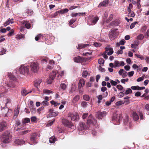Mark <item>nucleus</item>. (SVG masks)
<instances>
[{
    "mask_svg": "<svg viewBox=\"0 0 149 149\" xmlns=\"http://www.w3.org/2000/svg\"><path fill=\"white\" fill-rule=\"evenodd\" d=\"M125 41L124 40H122L119 42H117L116 44V45L118 46H120V45H124Z\"/></svg>",
    "mask_w": 149,
    "mask_h": 149,
    "instance_id": "nucleus-40",
    "label": "nucleus"
},
{
    "mask_svg": "<svg viewBox=\"0 0 149 149\" xmlns=\"http://www.w3.org/2000/svg\"><path fill=\"white\" fill-rule=\"evenodd\" d=\"M5 86V87L2 86H0V100H3L5 102L4 103L6 105L7 103L10 102V100L8 99V98L6 97L4 93L7 92L8 91V89H9L8 88L9 87L14 88L15 86L13 85L10 86L9 84H8L7 85Z\"/></svg>",
    "mask_w": 149,
    "mask_h": 149,
    "instance_id": "nucleus-1",
    "label": "nucleus"
},
{
    "mask_svg": "<svg viewBox=\"0 0 149 149\" xmlns=\"http://www.w3.org/2000/svg\"><path fill=\"white\" fill-rule=\"evenodd\" d=\"M144 37L143 36L142 34H140L137 37V39L138 40H141Z\"/></svg>",
    "mask_w": 149,
    "mask_h": 149,
    "instance_id": "nucleus-50",
    "label": "nucleus"
},
{
    "mask_svg": "<svg viewBox=\"0 0 149 149\" xmlns=\"http://www.w3.org/2000/svg\"><path fill=\"white\" fill-rule=\"evenodd\" d=\"M60 87L63 90H64L66 89L67 86L65 84L63 83L60 85Z\"/></svg>",
    "mask_w": 149,
    "mask_h": 149,
    "instance_id": "nucleus-41",
    "label": "nucleus"
},
{
    "mask_svg": "<svg viewBox=\"0 0 149 149\" xmlns=\"http://www.w3.org/2000/svg\"><path fill=\"white\" fill-rule=\"evenodd\" d=\"M29 104H30V109L31 110V109H32L34 111H35V109L34 108H33V101L31 100L29 102Z\"/></svg>",
    "mask_w": 149,
    "mask_h": 149,
    "instance_id": "nucleus-43",
    "label": "nucleus"
},
{
    "mask_svg": "<svg viewBox=\"0 0 149 149\" xmlns=\"http://www.w3.org/2000/svg\"><path fill=\"white\" fill-rule=\"evenodd\" d=\"M85 14V13H72L71 15V16L72 17H75L77 16L84 15Z\"/></svg>",
    "mask_w": 149,
    "mask_h": 149,
    "instance_id": "nucleus-23",
    "label": "nucleus"
},
{
    "mask_svg": "<svg viewBox=\"0 0 149 149\" xmlns=\"http://www.w3.org/2000/svg\"><path fill=\"white\" fill-rule=\"evenodd\" d=\"M29 93L27 92L26 90L23 89L22 90L21 94L23 96H25Z\"/></svg>",
    "mask_w": 149,
    "mask_h": 149,
    "instance_id": "nucleus-38",
    "label": "nucleus"
},
{
    "mask_svg": "<svg viewBox=\"0 0 149 149\" xmlns=\"http://www.w3.org/2000/svg\"><path fill=\"white\" fill-rule=\"evenodd\" d=\"M105 52L107 53L108 55H111L113 52V51L112 48L108 47L105 48Z\"/></svg>",
    "mask_w": 149,
    "mask_h": 149,
    "instance_id": "nucleus-17",
    "label": "nucleus"
},
{
    "mask_svg": "<svg viewBox=\"0 0 149 149\" xmlns=\"http://www.w3.org/2000/svg\"><path fill=\"white\" fill-rule=\"evenodd\" d=\"M56 140V139L53 136L50 138L49 139V141L50 143H54Z\"/></svg>",
    "mask_w": 149,
    "mask_h": 149,
    "instance_id": "nucleus-37",
    "label": "nucleus"
},
{
    "mask_svg": "<svg viewBox=\"0 0 149 149\" xmlns=\"http://www.w3.org/2000/svg\"><path fill=\"white\" fill-rule=\"evenodd\" d=\"M110 82V83L113 86H115L117 85V82H116V81H114L113 80H111Z\"/></svg>",
    "mask_w": 149,
    "mask_h": 149,
    "instance_id": "nucleus-63",
    "label": "nucleus"
},
{
    "mask_svg": "<svg viewBox=\"0 0 149 149\" xmlns=\"http://www.w3.org/2000/svg\"><path fill=\"white\" fill-rule=\"evenodd\" d=\"M51 103L54 105V106L56 107L58 105L60 104V103H58L57 102H55L54 101L52 100L50 102Z\"/></svg>",
    "mask_w": 149,
    "mask_h": 149,
    "instance_id": "nucleus-55",
    "label": "nucleus"
},
{
    "mask_svg": "<svg viewBox=\"0 0 149 149\" xmlns=\"http://www.w3.org/2000/svg\"><path fill=\"white\" fill-rule=\"evenodd\" d=\"M138 22H134L132 23L130 26V28L131 29H132L135 26V25L136 24H138Z\"/></svg>",
    "mask_w": 149,
    "mask_h": 149,
    "instance_id": "nucleus-45",
    "label": "nucleus"
},
{
    "mask_svg": "<svg viewBox=\"0 0 149 149\" xmlns=\"http://www.w3.org/2000/svg\"><path fill=\"white\" fill-rule=\"evenodd\" d=\"M54 79H52V78H50V77H49V79H48L47 80V83L48 84H51L52 82V81Z\"/></svg>",
    "mask_w": 149,
    "mask_h": 149,
    "instance_id": "nucleus-53",
    "label": "nucleus"
},
{
    "mask_svg": "<svg viewBox=\"0 0 149 149\" xmlns=\"http://www.w3.org/2000/svg\"><path fill=\"white\" fill-rule=\"evenodd\" d=\"M43 93H47V94H49L50 93H53V92L52 91H51L48 90L44 89L43 90Z\"/></svg>",
    "mask_w": 149,
    "mask_h": 149,
    "instance_id": "nucleus-47",
    "label": "nucleus"
},
{
    "mask_svg": "<svg viewBox=\"0 0 149 149\" xmlns=\"http://www.w3.org/2000/svg\"><path fill=\"white\" fill-rule=\"evenodd\" d=\"M48 104V102L47 100H44L41 102V104L43 105L47 106Z\"/></svg>",
    "mask_w": 149,
    "mask_h": 149,
    "instance_id": "nucleus-57",
    "label": "nucleus"
},
{
    "mask_svg": "<svg viewBox=\"0 0 149 149\" xmlns=\"http://www.w3.org/2000/svg\"><path fill=\"white\" fill-rule=\"evenodd\" d=\"M55 120V119H54L53 120L50 122H49L47 124V126L49 127L51 126L53 124Z\"/></svg>",
    "mask_w": 149,
    "mask_h": 149,
    "instance_id": "nucleus-54",
    "label": "nucleus"
},
{
    "mask_svg": "<svg viewBox=\"0 0 149 149\" xmlns=\"http://www.w3.org/2000/svg\"><path fill=\"white\" fill-rule=\"evenodd\" d=\"M97 97L98 99V103H99L101 102L100 100L102 99V95H99Z\"/></svg>",
    "mask_w": 149,
    "mask_h": 149,
    "instance_id": "nucleus-51",
    "label": "nucleus"
},
{
    "mask_svg": "<svg viewBox=\"0 0 149 149\" xmlns=\"http://www.w3.org/2000/svg\"><path fill=\"white\" fill-rule=\"evenodd\" d=\"M77 20V19L76 18L72 19H71L69 22V25L70 26L72 25L73 23H74Z\"/></svg>",
    "mask_w": 149,
    "mask_h": 149,
    "instance_id": "nucleus-44",
    "label": "nucleus"
},
{
    "mask_svg": "<svg viewBox=\"0 0 149 149\" xmlns=\"http://www.w3.org/2000/svg\"><path fill=\"white\" fill-rule=\"evenodd\" d=\"M2 112L3 113V116H7L9 115V113H12L11 110H9L7 107H5L2 110Z\"/></svg>",
    "mask_w": 149,
    "mask_h": 149,
    "instance_id": "nucleus-14",
    "label": "nucleus"
},
{
    "mask_svg": "<svg viewBox=\"0 0 149 149\" xmlns=\"http://www.w3.org/2000/svg\"><path fill=\"white\" fill-rule=\"evenodd\" d=\"M135 14L133 12L128 13L127 15V16L129 17H134L135 16Z\"/></svg>",
    "mask_w": 149,
    "mask_h": 149,
    "instance_id": "nucleus-46",
    "label": "nucleus"
},
{
    "mask_svg": "<svg viewBox=\"0 0 149 149\" xmlns=\"http://www.w3.org/2000/svg\"><path fill=\"white\" fill-rule=\"evenodd\" d=\"M7 125L6 122L4 121L0 122V132L3 131L6 128Z\"/></svg>",
    "mask_w": 149,
    "mask_h": 149,
    "instance_id": "nucleus-16",
    "label": "nucleus"
},
{
    "mask_svg": "<svg viewBox=\"0 0 149 149\" xmlns=\"http://www.w3.org/2000/svg\"><path fill=\"white\" fill-rule=\"evenodd\" d=\"M114 64L115 65V68H116V67H119L120 66V62L118 61H115Z\"/></svg>",
    "mask_w": 149,
    "mask_h": 149,
    "instance_id": "nucleus-36",
    "label": "nucleus"
},
{
    "mask_svg": "<svg viewBox=\"0 0 149 149\" xmlns=\"http://www.w3.org/2000/svg\"><path fill=\"white\" fill-rule=\"evenodd\" d=\"M68 120L75 121H77L79 118L78 115L76 113H70L68 114Z\"/></svg>",
    "mask_w": 149,
    "mask_h": 149,
    "instance_id": "nucleus-4",
    "label": "nucleus"
},
{
    "mask_svg": "<svg viewBox=\"0 0 149 149\" xmlns=\"http://www.w3.org/2000/svg\"><path fill=\"white\" fill-rule=\"evenodd\" d=\"M56 71H53L50 74L49 77H50V78H52V79H54L56 77Z\"/></svg>",
    "mask_w": 149,
    "mask_h": 149,
    "instance_id": "nucleus-31",
    "label": "nucleus"
},
{
    "mask_svg": "<svg viewBox=\"0 0 149 149\" xmlns=\"http://www.w3.org/2000/svg\"><path fill=\"white\" fill-rule=\"evenodd\" d=\"M42 80L41 79H36L35 81L34 86L37 88L38 91H40L38 87V86L40 85V83L42 82Z\"/></svg>",
    "mask_w": 149,
    "mask_h": 149,
    "instance_id": "nucleus-20",
    "label": "nucleus"
},
{
    "mask_svg": "<svg viewBox=\"0 0 149 149\" xmlns=\"http://www.w3.org/2000/svg\"><path fill=\"white\" fill-rule=\"evenodd\" d=\"M68 10L67 8H64L58 11L57 12L58 13H61V14L65 13L68 12Z\"/></svg>",
    "mask_w": 149,
    "mask_h": 149,
    "instance_id": "nucleus-30",
    "label": "nucleus"
},
{
    "mask_svg": "<svg viewBox=\"0 0 149 149\" xmlns=\"http://www.w3.org/2000/svg\"><path fill=\"white\" fill-rule=\"evenodd\" d=\"M64 74V71H61L60 73L59 74L57 77L58 79H60L61 77L63 76Z\"/></svg>",
    "mask_w": 149,
    "mask_h": 149,
    "instance_id": "nucleus-60",
    "label": "nucleus"
},
{
    "mask_svg": "<svg viewBox=\"0 0 149 149\" xmlns=\"http://www.w3.org/2000/svg\"><path fill=\"white\" fill-rule=\"evenodd\" d=\"M14 30L13 29H12L10 30V31L8 33V36H10L13 34H14Z\"/></svg>",
    "mask_w": 149,
    "mask_h": 149,
    "instance_id": "nucleus-61",
    "label": "nucleus"
},
{
    "mask_svg": "<svg viewBox=\"0 0 149 149\" xmlns=\"http://www.w3.org/2000/svg\"><path fill=\"white\" fill-rule=\"evenodd\" d=\"M62 123L66 126L68 127L69 128H70L74 130L75 128V126L73 125L70 121H68L67 119H63Z\"/></svg>",
    "mask_w": 149,
    "mask_h": 149,
    "instance_id": "nucleus-7",
    "label": "nucleus"
},
{
    "mask_svg": "<svg viewBox=\"0 0 149 149\" xmlns=\"http://www.w3.org/2000/svg\"><path fill=\"white\" fill-rule=\"evenodd\" d=\"M83 98L85 100L88 101L90 100V97L88 95H83Z\"/></svg>",
    "mask_w": 149,
    "mask_h": 149,
    "instance_id": "nucleus-35",
    "label": "nucleus"
},
{
    "mask_svg": "<svg viewBox=\"0 0 149 149\" xmlns=\"http://www.w3.org/2000/svg\"><path fill=\"white\" fill-rule=\"evenodd\" d=\"M30 121V119L29 118H25L24 119V120L23 121V123H26L29 122Z\"/></svg>",
    "mask_w": 149,
    "mask_h": 149,
    "instance_id": "nucleus-49",
    "label": "nucleus"
},
{
    "mask_svg": "<svg viewBox=\"0 0 149 149\" xmlns=\"http://www.w3.org/2000/svg\"><path fill=\"white\" fill-rule=\"evenodd\" d=\"M37 137V136L35 134H33L31 136L30 139L31 143H32L31 144L34 145L37 143L36 141Z\"/></svg>",
    "mask_w": 149,
    "mask_h": 149,
    "instance_id": "nucleus-13",
    "label": "nucleus"
},
{
    "mask_svg": "<svg viewBox=\"0 0 149 149\" xmlns=\"http://www.w3.org/2000/svg\"><path fill=\"white\" fill-rule=\"evenodd\" d=\"M121 116L119 115L118 116L116 113H114L113 114L112 117V120L116 122V125H119L120 124V121L121 119Z\"/></svg>",
    "mask_w": 149,
    "mask_h": 149,
    "instance_id": "nucleus-9",
    "label": "nucleus"
},
{
    "mask_svg": "<svg viewBox=\"0 0 149 149\" xmlns=\"http://www.w3.org/2000/svg\"><path fill=\"white\" fill-rule=\"evenodd\" d=\"M89 46L88 44H80L78 45V46L77 47V49H80L82 48L87 47Z\"/></svg>",
    "mask_w": 149,
    "mask_h": 149,
    "instance_id": "nucleus-26",
    "label": "nucleus"
},
{
    "mask_svg": "<svg viewBox=\"0 0 149 149\" xmlns=\"http://www.w3.org/2000/svg\"><path fill=\"white\" fill-rule=\"evenodd\" d=\"M98 62L100 64H103L104 61L102 58H100L98 60Z\"/></svg>",
    "mask_w": 149,
    "mask_h": 149,
    "instance_id": "nucleus-62",
    "label": "nucleus"
},
{
    "mask_svg": "<svg viewBox=\"0 0 149 149\" xmlns=\"http://www.w3.org/2000/svg\"><path fill=\"white\" fill-rule=\"evenodd\" d=\"M74 62L77 63H80L82 61L81 58L79 56L74 57Z\"/></svg>",
    "mask_w": 149,
    "mask_h": 149,
    "instance_id": "nucleus-28",
    "label": "nucleus"
},
{
    "mask_svg": "<svg viewBox=\"0 0 149 149\" xmlns=\"http://www.w3.org/2000/svg\"><path fill=\"white\" fill-rule=\"evenodd\" d=\"M11 138V137L10 132L6 131L3 134L1 140L3 143H7L10 141Z\"/></svg>",
    "mask_w": 149,
    "mask_h": 149,
    "instance_id": "nucleus-2",
    "label": "nucleus"
},
{
    "mask_svg": "<svg viewBox=\"0 0 149 149\" xmlns=\"http://www.w3.org/2000/svg\"><path fill=\"white\" fill-rule=\"evenodd\" d=\"M96 123V120L93 118L92 115L89 116L88 120H87V124L88 125L90 126V125H94Z\"/></svg>",
    "mask_w": 149,
    "mask_h": 149,
    "instance_id": "nucleus-11",
    "label": "nucleus"
},
{
    "mask_svg": "<svg viewBox=\"0 0 149 149\" xmlns=\"http://www.w3.org/2000/svg\"><path fill=\"white\" fill-rule=\"evenodd\" d=\"M86 128L85 123L82 122L80 123L79 126L78 127V129L79 130L82 131L85 129Z\"/></svg>",
    "mask_w": 149,
    "mask_h": 149,
    "instance_id": "nucleus-21",
    "label": "nucleus"
},
{
    "mask_svg": "<svg viewBox=\"0 0 149 149\" xmlns=\"http://www.w3.org/2000/svg\"><path fill=\"white\" fill-rule=\"evenodd\" d=\"M19 112V109L17 107L15 111H14V116H17Z\"/></svg>",
    "mask_w": 149,
    "mask_h": 149,
    "instance_id": "nucleus-52",
    "label": "nucleus"
},
{
    "mask_svg": "<svg viewBox=\"0 0 149 149\" xmlns=\"http://www.w3.org/2000/svg\"><path fill=\"white\" fill-rule=\"evenodd\" d=\"M85 82L84 80L83 79H80L78 84L79 87H83V86L85 85Z\"/></svg>",
    "mask_w": 149,
    "mask_h": 149,
    "instance_id": "nucleus-25",
    "label": "nucleus"
},
{
    "mask_svg": "<svg viewBox=\"0 0 149 149\" xmlns=\"http://www.w3.org/2000/svg\"><path fill=\"white\" fill-rule=\"evenodd\" d=\"M30 131L29 130H27L24 131H22L20 133L22 134H24L30 132Z\"/></svg>",
    "mask_w": 149,
    "mask_h": 149,
    "instance_id": "nucleus-59",
    "label": "nucleus"
},
{
    "mask_svg": "<svg viewBox=\"0 0 149 149\" xmlns=\"http://www.w3.org/2000/svg\"><path fill=\"white\" fill-rule=\"evenodd\" d=\"M113 14H111L110 16H109V18H108V19L107 21V23H108V22L109 21H111V20L112 18L113 17Z\"/></svg>",
    "mask_w": 149,
    "mask_h": 149,
    "instance_id": "nucleus-58",
    "label": "nucleus"
},
{
    "mask_svg": "<svg viewBox=\"0 0 149 149\" xmlns=\"http://www.w3.org/2000/svg\"><path fill=\"white\" fill-rule=\"evenodd\" d=\"M132 116L134 120L136 121L138 120L139 118V116L135 112L133 111L132 112Z\"/></svg>",
    "mask_w": 149,
    "mask_h": 149,
    "instance_id": "nucleus-29",
    "label": "nucleus"
},
{
    "mask_svg": "<svg viewBox=\"0 0 149 149\" xmlns=\"http://www.w3.org/2000/svg\"><path fill=\"white\" fill-rule=\"evenodd\" d=\"M106 112L105 111H103L102 112H100L98 111L96 114V118L98 119H101L102 118L106 116Z\"/></svg>",
    "mask_w": 149,
    "mask_h": 149,
    "instance_id": "nucleus-12",
    "label": "nucleus"
},
{
    "mask_svg": "<svg viewBox=\"0 0 149 149\" xmlns=\"http://www.w3.org/2000/svg\"><path fill=\"white\" fill-rule=\"evenodd\" d=\"M80 97L79 95H76L72 100V102L74 104L76 103L79 99Z\"/></svg>",
    "mask_w": 149,
    "mask_h": 149,
    "instance_id": "nucleus-27",
    "label": "nucleus"
},
{
    "mask_svg": "<svg viewBox=\"0 0 149 149\" xmlns=\"http://www.w3.org/2000/svg\"><path fill=\"white\" fill-rule=\"evenodd\" d=\"M33 13V11L31 10H28L26 12V14L27 16L31 15Z\"/></svg>",
    "mask_w": 149,
    "mask_h": 149,
    "instance_id": "nucleus-39",
    "label": "nucleus"
},
{
    "mask_svg": "<svg viewBox=\"0 0 149 149\" xmlns=\"http://www.w3.org/2000/svg\"><path fill=\"white\" fill-rule=\"evenodd\" d=\"M41 63L42 64H46L47 63V61L46 58H42L41 60Z\"/></svg>",
    "mask_w": 149,
    "mask_h": 149,
    "instance_id": "nucleus-48",
    "label": "nucleus"
},
{
    "mask_svg": "<svg viewBox=\"0 0 149 149\" xmlns=\"http://www.w3.org/2000/svg\"><path fill=\"white\" fill-rule=\"evenodd\" d=\"M29 66L22 65L19 69V72L21 74L24 75L28 74L29 72Z\"/></svg>",
    "mask_w": 149,
    "mask_h": 149,
    "instance_id": "nucleus-3",
    "label": "nucleus"
},
{
    "mask_svg": "<svg viewBox=\"0 0 149 149\" xmlns=\"http://www.w3.org/2000/svg\"><path fill=\"white\" fill-rule=\"evenodd\" d=\"M134 74V71H133L129 72L128 73V75L129 77H132Z\"/></svg>",
    "mask_w": 149,
    "mask_h": 149,
    "instance_id": "nucleus-64",
    "label": "nucleus"
},
{
    "mask_svg": "<svg viewBox=\"0 0 149 149\" xmlns=\"http://www.w3.org/2000/svg\"><path fill=\"white\" fill-rule=\"evenodd\" d=\"M108 3V1L107 0L104 1L99 4L98 7L100 8L102 6H105L106 4Z\"/></svg>",
    "mask_w": 149,
    "mask_h": 149,
    "instance_id": "nucleus-24",
    "label": "nucleus"
},
{
    "mask_svg": "<svg viewBox=\"0 0 149 149\" xmlns=\"http://www.w3.org/2000/svg\"><path fill=\"white\" fill-rule=\"evenodd\" d=\"M98 19L99 18L97 17H93L92 16H90L88 17V24L90 25H95Z\"/></svg>",
    "mask_w": 149,
    "mask_h": 149,
    "instance_id": "nucleus-5",
    "label": "nucleus"
},
{
    "mask_svg": "<svg viewBox=\"0 0 149 149\" xmlns=\"http://www.w3.org/2000/svg\"><path fill=\"white\" fill-rule=\"evenodd\" d=\"M49 111L50 113L48 114V116L49 117H54L56 116L58 114V112L57 111H54L52 109H49Z\"/></svg>",
    "mask_w": 149,
    "mask_h": 149,
    "instance_id": "nucleus-15",
    "label": "nucleus"
},
{
    "mask_svg": "<svg viewBox=\"0 0 149 149\" xmlns=\"http://www.w3.org/2000/svg\"><path fill=\"white\" fill-rule=\"evenodd\" d=\"M22 24L25 26L26 28L29 29L31 27L30 22L29 23V22L25 21H23L22 22Z\"/></svg>",
    "mask_w": 149,
    "mask_h": 149,
    "instance_id": "nucleus-19",
    "label": "nucleus"
},
{
    "mask_svg": "<svg viewBox=\"0 0 149 149\" xmlns=\"http://www.w3.org/2000/svg\"><path fill=\"white\" fill-rule=\"evenodd\" d=\"M88 74V72L86 70H84L83 71V73H82V76L84 77H86Z\"/></svg>",
    "mask_w": 149,
    "mask_h": 149,
    "instance_id": "nucleus-42",
    "label": "nucleus"
},
{
    "mask_svg": "<svg viewBox=\"0 0 149 149\" xmlns=\"http://www.w3.org/2000/svg\"><path fill=\"white\" fill-rule=\"evenodd\" d=\"M88 104L85 101H82L81 103V106L83 108H86L87 107Z\"/></svg>",
    "mask_w": 149,
    "mask_h": 149,
    "instance_id": "nucleus-32",
    "label": "nucleus"
},
{
    "mask_svg": "<svg viewBox=\"0 0 149 149\" xmlns=\"http://www.w3.org/2000/svg\"><path fill=\"white\" fill-rule=\"evenodd\" d=\"M14 22V21L13 19L9 18L4 23L3 25L4 26H6L7 25L9 24L10 23L12 24Z\"/></svg>",
    "mask_w": 149,
    "mask_h": 149,
    "instance_id": "nucleus-18",
    "label": "nucleus"
},
{
    "mask_svg": "<svg viewBox=\"0 0 149 149\" xmlns=\"http://www.w3.org/2000/svg\"><path fill=\"white\" fill-rule=\"evenodd\" d=\"M31 70L34 73L37 72L39 69L38 64L36 62L32 63L30 65Z\"/></svg>",
    "mask_w": 149,
    "mask_h": 149,
    "instance_id": "nucleus-8",
    "label": "nucleus"
},
{
    "mask_svg": "<svg viewBox=\"0 0 149 149\" xmlns=\"http://www.w3.org/2000/svg\"><path fill=\"white\" fill-rule=\"evenodd\" d=\"M132 92V91L130 88H127L126 91H125L124 94L126 95H128L131 93Z\"/></svg>",
    "mask_w": 149,
    "mask_h": 149,
    "instance_id": "nucleus-33",
    "label": "nucleus"
},
{
    "mask_svg": "<svg viewBox=\"0 0 149 149\" xmlns=\"http://www.w3.org/2000/svg\"><path fill=\"white\" fill-rule=\"evenodd\" d=\"M117 29H112L111 31L109 33V37L111 40H114L116 38L117 34Z\"/></svg>",
    "mask_w": 149,
    "mask_h": 149,
    "instance_id": "nucleus-10",
    "label": "nucleus"
},
{
    "mask_svg": "<svg viewBox=\"0 0 149 149\" xmlns=\"http://www.w3.org/2000/svg\"><path fill=\"white\" fill-rule=\"evenodd\" d=\"M8 77L9 78L11 79H13L14 80H15L16 79L15 77V76L11 74H8Z\"/></svg>",
    "mask_w": 149,
    "mask_h": 149,
    "instance_id": "nucleus-56",
    "label": "nucleus"
},
{
    "mask_svg": "<svg viewBox=\"0 0 149 149\" xmlns=\"http://www.w3.org/2000/svg\"><path fill=\"white\" fill-rule=\"evenodd\" d=\"M125 102V101L124 100L119 101L116 103V106H119L124 104Z\"/></svg>",
    "mask_w": 149,
    "mask_h": 149,
    "instance_id": "nucleus-34",
    "label": "nucleus"
},
{
    "mask_svg": "<svg viewBox=\"0 0 149 149\" xmlns=\"http://www.w3.org/2000/svg\"><path fill=\"white\" fill-rule=\"evenodd\" d=\"M25 143L24 141L21 139H18L15 141V143L18 145H21Z\"/></svg>",
    "mask_w": 149,
    "mask_h": 149,
    "instance_id": "nucleus-22",
    "label": "nucleus"
},
{
    "mask_svg": "<svg viewBox=\"0 0 149 149\" xmlns=\"http://www.w3.org/2000/svg\"><path fill=\"white\" fill-rule=\"evenodd\" d=\"M62 123L66 126L68 127L69 128H70L74 130L75 128V126L73 125L70 121H68L67 119H63Z\"/></svg>",
    "mask_w": 149,
    "mask_h": 149,
    "instance_id": "nucleus-6",
    "label": "nucleus"
}]
</instances>
